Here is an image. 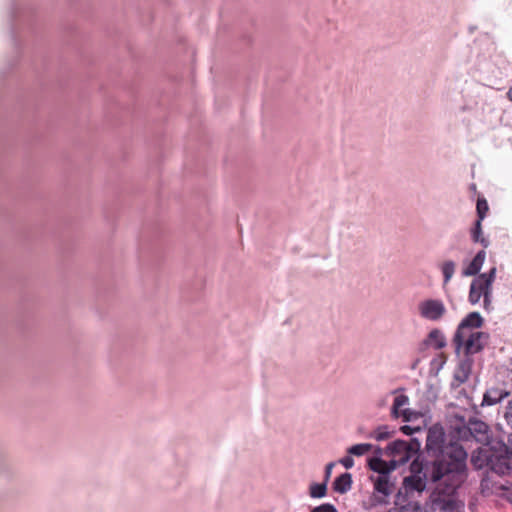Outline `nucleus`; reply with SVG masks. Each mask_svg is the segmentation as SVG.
Returning a JSON list of instances; mask_svg holds the SVG:
<instances>
[{
  "label": "nucleus",
  "mask_w": 512,
  "mask_h": 512,
  "mask_svg": "<svg viewBox=\"0 0 512 512\" xmlns=\"http://www.w3.org/2000/svg\"><path fill=\"white\" fill-rule=\"evenodd\" d=\"M463 458L446 470V475L429 496L431 512H464L465 503L458 497V489L466 478Z\"/></svg>",
  "instance_id": "obj_1"
},
{
  "label": "nucleus",
  "mask_w": 512,
  "mask_h": 512,
  "mask_svg": "<svg viewBox=\"0 0 512 512\" xmlns=\"http://www.w3.org/2000/svg\"><path fill=\"white\" fill-rule=\"evenodd\" d=\"M426 450L429 455L434 456L430 462H441L442 470L446 472L456 459L463 458L464 469H467L468 454L465 448L456 440L446 441V433L440 425L431 426L426 435Z\"/></svg>",
  "instance_id": "obj_2"
},
{
  "label": "nucleus",
  "mask_w": 512,
  "mask_h": 512,
  "mask_svg": "<svg viewBox=\"0 0 512 512\" xmlns=\"http://www.w3.org/2000/svg\"><path fill=\"white\" fill-rule=\"evenodd\" d=\"M451 437L453 440L463 442H475L479 444H490L492 433L488 424L480 419L470 416L455 415V422L451 426Z\"/></svg>",
  "instance_id": "obj_3"
},
{
  "label": "nucleus",
  "mask_w": 512,
  "mask_h": 512,
  "mask_svg": "<svg viewBox=\"0 0 512 512\" xmlns=\"http://www.w3.org/2000/svg\"><path fill=\"white\" fill-rule=\"evenodd\" d=\"M441 462L418 463L414 461L411 465L412 474L404 478V487L406 491L422 492L425 490L428 482L440 483L446 472L442 470Z\"/></svg>",
  "instance_id": "obj_4"
},
{
  "label": "nucleus",
  "mask_w": 512,
  "mask_h": 512,
  "mask_svg": "<svg viewBox=\"0 0 512 512\" xmlns=\"http://www.w3.org/2000/svg\"><path fill=\"white\" fill-rule=\"evenodd\" d=\"M483 324V317L479 312L475 311L470 312L460 321L452 338V344L457 354L461 352V348L469 338V335L479 332L477 329L481 328Z\"/></svg>",
  "instance_id": "obj_5"
},
{
  "label": "nucleus",
  "mask_w": 512,
  "mask_h": 512,
  "mask_svg": "<svg viewBox=\"0 0 512 512\" xmlns=\"http://www.w3.org/2000/svg\"><path fill=\"white\" fill-rule=\"evenodd\" d=\"M496 267H492L488 272L481 273L472 280L470 284L468 301L470 304H477L482 295L492 291V284L496 278Z\"/></svg>",
  "instance_id": "obj_6"
},
{
  "label": "nucleus",
  "mask_w": 512,
  "mask_h": 512,
  "mask_svg": "<svg viewBox=\"0 0 512 512\" xmlns=\"http://www.w3.org/2000/svg\"><path fill=\"white\" fill-rule=\"evenodd\" d=\"M418 311L423 319L438 322L444 317L447 309L441 299H426L419 303Z\"/></svg>",
  "instance_id": "obj_7"
},
{
  "label": "nucleus",
  "mask_w": 512,
  "mask_h": 512,
  "mask_svg": "<svg viewBox=\"0 0 512 512\" xmlns=\"http://www.w3.org/2000/svg\"><path fill=\"white\" fill-rule=\"evenodd\" d=\"M393 485L389 481L386 473L379 474L374 481V495L372 497L373 505L387 504V498L393 492Z\"/></svg>",
  "instance_id": "obj_8"
},
{
  "label": "nucleus",
  "mask_w": 512,
  "mask_h": 512,
  "mask_svg": "<svg viewBox=\"0 0 512 512\" xmlns=\"http://www.w3.org/2000/svg\"><path fill=\"white\" fill-rule=\"evenodd\" d=\"M490 335L487 332L480 331L470 334L469 338L463 344L461 351L465 357H470L484 350L488 344Z\"/></svg>",
  "instance_id": "obj_9"
},
{
  "label": "nucleus",
  "mask_w": 512,
  "mask_h": 512,
  "mask_svg": "<svg viewBox=\"0 0 512 512\" xmlns=\"http://www.w3.org/2000/svg\"><path fill=\"white\" fill-rule=\"evenodd\" d=\"M512 458L505 454V452H493L491 462L489 464V471L499 476L512 474Z\"/></svg>",
  "instance_id": "obj_10"
},
{
  "label": "nucleus",
  "mask_w": 512,
  "mask_h": 512,
  "mask_svg": "<svg viewBox=\"0 0 512 512\" xmlns=\"http://www.w3.org/2000/svg\"><path fill=\"white\" fill-rule=\"evenodd\" d=\"M495 441H490V444H484L485 447H479L472 452L471 464L477 470L489 467L493 452L492 445Z\"/></svg>",
  "instance_id": "obj_11"
},
{
  "label": "nucleus",
  "mask_w": 512,
  "mask_h": 512,
  "mask_svg": "<svg viewBox=\"0 0 512 512\" xmlns=\"http://www.w3.org/2000/svg\"><path fill=\"white\" fill-rule=\"evenodd\" d=\"M406 447L407 441L398 439L388 444L384 453L388 457L398 458L401 463H405L410 460Z\"/></svg>",
  "instance_id": "obj_12"
},
{
  "label": "nucleus",
  "mask_w": 512,
  "mask_h": 512,
  "mask_svg": "<svg viewBox=\"0 0 512 512\" xmlns=\"http://www.w3.org/2000/svg\"><path fill=\"white\" fill-rule=\"evenodd\" d=\"M510 393L501 388H490L488 389L483 396V400L481 406H492L499 402H501L504 398H506Z\"/></svg>",
  "instance_id": "obj_13"
},
{
  "label": "nucleus",
  "mask_w": 512,
  "mask_h": 512,
  "mask_svg": "<svg viewBox=\"0 0 512 512\" xmlns=\"http://www.w3.org/2000/svg\"><path fill=\"white\" fill-rule=\"evenodd\" d=\"M409 402V398L407 395L401 394L395 397L393 401V405L391 408V415L393 418L398 419L399 417H403L405 421H409L410 411L408 409L400 410L401 407L407 405Z\"/></svg>",
  "instance_id": "obj_14"
},
{
  "label": "nucleus",
  "mask_w": 512,
  "mask_h": 512,
  "mask_svg": "<svg viewBox=\"0 0 512 512\" xmlns=\"http://www.w3.org/2000/svg\"><path fill=\"white\" fill-rule=\"evenodd\" d=\"M486 252L484 249L478 251L468 266L463 270V276H478L484 264Z\"/></svg>",
  "instance_id": "obj_15"
},
{
  "label": "nucleus",
  "mask_w": 512,
  "mask_h": 512,
  "mask_svg": "<svg viewBox=\"0 0 512 512\" xmlns=\"http://www.w3.org/2000/svg\"><path fill=\"white\" fill-rule=\"evenodd\" d=\"M425 346H432L435 350L444 348L447 344L446 337L443 332L437 328L432 329L426 339L423 341Z\"/></svg>",
  "instance_id": "obj_16"
},
{
  "label": "nucleus",
  "mask_w": 512,
  "mask_h": 512,
  "mask_svg": "<svg viewBox=\"0 0 512 512\" xmlns=\"http://www.w3.org/2000/svg\"><path fill=\"white\" fill-rule=\"evenodd\" d=\"M352 475L348 472L339 475L333 482V490L339 494H345L352 488Z\"/></svg>",
  "instance_id": "obj_17"
},
{
  "label": "nucleus",
  "mask_w": 512,
  "mask_h": 512,
  "mask_svg": "<svg viewBox=\"0 0 512 512\" xmlns=\"http://www.w3.org/2000/svg\"><path fill=\"white\" fill-rule=\"evenodd\" d=\"M471 239L474 243H480L483 249L490 245L489 240L482 234V221L476 220L471 229Z\"/></svg>",
  "instance_id": "obj_18"
},
{
  "label": "nucleus",
  "mask_w": 512,
  "mask_h": 512,
  "mask_svg": "<svg viewBox=\"0 0 512 512\" xmlns=\"http://www.w3.org/2000/svg\"><path fill=\"white\" fill-rule=\"evenodd\" d=\"M440 269L443 275V285H447L455 273L456 263L453 260H446L441 264Z\"/></svg>",
  "instance_id": "obj_19"
},
{
  "label": "nucleus",
  "mask_w": 512,
  "mask_h": 512,
  "mask_svg": "<svg viewBox=\"0 0 512 512\" xmlns=\"http://www.w3.org/2000/svg\"><path fill=\"white\" fill-rule=\"evenodd\" d=\"M382 453H383V450L380 447H378L376 450V454L378 456L371 458L368 463L369 468L372 471L377 472L379 474H382V472L384 470V466L388 465L387 461H384L381 459L380 456L382 455Z\"/></svg>",
  "instance_id": "obj_20"
},
{
  "label": "nucleus",
  "mask_w": 512,
  "mask_h": 512,
  "mask_svg": "<svg viewBox=\"0 0 512 512\" xmlns=\"http://www.w3.org/2000/svg\"><path fill=\"white\" fill-rule=\"evenodd\" d=\"M395 433L394 430H389L387 425L377 427L371 434L370 437L374 438L377 441H383L389 439Z\"/></svg>",
  "instance_id": "obj_21"
},
{
  "label": "nucleus",
  "mask_w": 512,
  "mask_h": 512,
  "mask_svg": "<svg viewBox=\"0 0 512 512\" xmlns=\"http://www.w3.org/2000/svg\"><path fill=\"white\" fill-rule=\"evenodd\" d=\"M327 484L326 482L322 483H312L309 487V495L312 498H323L327 495Z\"/></svg>",
  "instance_id": "obj_22"
},
{
  "label": "nucleus",
  "mask_w": 512,
  "mask_h": 512,
  "mask_svg": "<svg viewBox=\"0 0 512 512\" xmlns=\"http://www.w3.org/2000/svg\"><path fill=\"white\" fill-rule=\"evenodd\" d=\"M495 452H505L512 458V433L508 436L507 443L502 440L495 441L492 445Z\"/></svg>",
  "instance_id": "obj_23"
},
{
  "label": "nucleus",
  "mask_w": 512,
  "mask_h": 512,
  "mask_svg": "<svg viewBox=\"0 0 512 512\" xmlns=\"http://www.w3.org/2000/svg\"><path fill=\"white\" fill-rule=\"evenodd\" d=\"M372 448H373L372 444L360 443V444H355V445H352L351 447H349L347 452L353 456H362V455L368 453Z\"/></svg>",
  "instance_id": "obj_24"
},
{
  "label": "nucleus",
  "mask_w": 512,
  "mask_h": 512,
  "mask_svg": "<svg viewBox=\"0 0 512 512\" xmlns=\"http://www.w3.org/2000/svg\"><path fill=\"white\" fill-rule=\"evenodd\" d=\"M489 210L488 202L484 197H479L476 204L477 220L483 221Z\"/></svg>",
  "instance_id": "obj_25"
},
{
  "label": "nucleus",
  "mask_w": 512,
  "mask_h": 512,
  "mask_svg": "<svg viewBox=\"0 0 512 512\" xmlns=\"http://www.w3.org/2000/svg\"><path fill=\"white\" fill-rule=\"evenodd\" d=\"M420 509L421 508L418 502L409 501L405 505H402L400 508H393L387 512H420Z\"/></svg>",
  "instance_id": "obj_26"
},
{
  "label": "nucleus",
  "mask_w": 512,
  "mask_h": 512,
  "mask_svg": "<svg viewBox=\"0 0 512 512\" xmlns=\"http://www.w3.org/2000/svg\"><path fill=\"white\" fill-rule=\"evenodd\" d=\"M421 448V441L414 437L411 438L410 441H407V452H409V459H411L415 454H417L420 451Z\"/></svg>",
  "instance_id": "obj_27"
},
{
  "label": "nucleus",
  "mask_w": 512,
  "mask_h": 512,
  "mask_svg": "<svg viewBox=\"0 0 512 512\" xmlns=\"http://www.w3.org/2000/svg\"><path fill=\"white\" fill-rule=\"evenodd\" d=\"M310 512H338L336 507L331 503H323L314 507Z\"/></svg>",
  "instance_id": "obj_28"
},
{
  "label": "nucleus",
  "mask_w": 512,
  "mask_h": 512,
  "mask_svg": "<svg viewBox=\"0 0 512 512\" xmlns=\"http://www.w3.org/2000/svg\"><path fill=\"white\" fill-rule=\"evenodd\" d=\"M472 363H473V361L470 359V357H465V359H463L459 363V368H458L457 372L470 373L471 368H472Z\"/></svg>",
  "instance_id": "obj_29"
},
{
  "label": "nucleus",
  "mask_w": 512,
  "mask_h": 512,
  "mask_svg": "<svg viewBox=\"0 0 512 512\" xmlns=\"http://www.w3.org/2000/svg\"><path fill=\"white\" fill-rule=\"evenodd\" d=\"M388 465L384 466V470L382 473H386L387 476H389V473L396 469L398 464H402L398 458H393L389 462H387Z\"/></svg>",
  "instance_id": "obj_30"
},
{
  "label": "nucleus",
  "mask_w": 512,
  "mask_h": 512,
  "mask_svg": "<svg viewBox=\"0 0 512 512\" xmlns=\"http://www.w3.org/2000/svg\"><path fill=\"white\" fill-rule=\"evenodd\" d=\"M483 297V307L486 311H490L492 309V291L486 292Z\"/></svg>",
  "instance_id": "obj_31"
},
{
  "label": "nucleus",
  "mask_w": 512,
  "mask_h": 512,
  "mask_svg": "<svg viewBox=\"0 0 512 512\" xmlns=\"http://www.w3.org/2000/svg\"><path fill=\"white\" fill-rule=\"evenodd\" d=\"M400 431L405 435H413L415 432H420L421 428L420 427L414 428L410 425H403L400 427Z\"/></svg>",
  "instance_id": "obj_32"
},
{
  "label": "nucleus",
  "mask_w": 512,
  "mask_h": 512,
  "mask_svg": "<svg viewBox=\"0 0 512 512\" xmlns=\"http://www.w3.org/2000/svg\"><path fill=\"white\" fill-rule=\"evenodd\" d=\"M336 465L335 462H330L325 466L324 470V482L328 483L332 474V469Z\"/></svg>",
  "instance_id": "obj_33"
},
{
  "label": "nucleus",
  "mask_w": 512,
  "mask_h": 512,
  "mask_svg": "<svg viewBox=\"0 0 512 512\" xmlns=\"http://www.w3.org/2000/svg\"><path fill=\"white\" fill-rule=\"evenodd\" d=\"M346 469H350L354 466V459L351 456H345L339 460Z\"/></svg>",
  "instance_id": "obj_34"
},
{
  "label": "nucleus",
  "mask_w": 512,
  "mask_h": 512,
  "mask_svg": "<svg viewBox=\"0 0 512 512\" xmlns=\"http://www.w3.org/2000/svg\"><path fill=\"white\" fill-rule=\"evenodd\" d=\"M469 375H470V373H466V372H464V373L463 372H456L455 378L460 383H464V382H466L468 380Z\"/></svg>",
  "instance_id": "obj_35"
},
{
  "label": "nucleus",
  "mask_w": 512,
  "mask_h": 512,
  "mask_svg": "<svg viewBox=\"0 0 512 512\" xmlns=\"http://www.w3.org/2000/svg\"><path fill=\"white\" fill-rule=\"evenodd\" d=\"M505 418L506 419L512 418V400L509 401L507 404Z\"/></svg>",
  "instance_id": "obj_36"
},
{
  "label": "nucleus",
  "mask_w": 512,
  "mask_h": 512,
  "mask_svg": "<svg viewBox=\"0 0 512 512\" xmlns=\"http://www.w3.org/2000/svg\"><path fill=\"white\" fill-rule=\"evenodd\" d=\"M507 97L512 102V86L510 87V89L507 92Z\"/></svg>",
  "instance_id": "obj_37"
}]
</instances>
